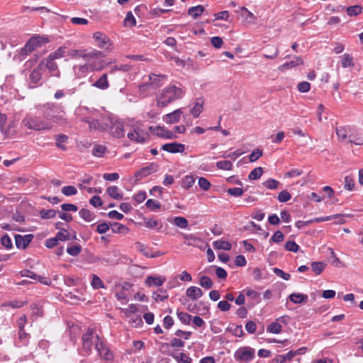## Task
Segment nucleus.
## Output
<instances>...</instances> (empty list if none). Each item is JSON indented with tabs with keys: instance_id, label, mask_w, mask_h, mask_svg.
I'll return each instance as SVG.
<instances>
[{
	"instance_id": "f257e3e1",
	"label": "nucleus",
	"mask_w": 363,
	"mask_h": 363,
	"mask_svg": "<svg viewBox=\"0 0 363 363\" xmlns=\"http://www.w3.org/2000/svg\"><path fill=\"white\" fill-rule=\"evenodd\" d=\"M184 94L185 90L181 86L169 84L157 95V105L159 107H164L173 101L182 99Z\"/></svg>"
},
{
	"instance_id": "f03ea898",
	"label": "nucleus",
	"mask_w": 363,
	"mask_h": 363,
	"mask_svg": "<svg viewBox=\"0 0 363 363\" xmlns=\"http://www.w3.org/2000/svg\"><path fill=\"white\" fill-rule=\"evenodd\" d=\"M40 110L46 121L60 124L67 123L64 115L60 114L65 113L64 108L61 105L54 103H47L40 106Z\"/></svg>"
},
{
	"instance_id": "7ed1b4c3",
	"label": "nucleus",
	"mask_w": 363,
	"mask_h": 363,
	"mask_svg": "<svg viewBox=\"0 0 363 363\" xmlns=\"http://www.w3.org/2000/svg\"><path fill=\"white\" fill-rule=\"evenodd\" d=\"M22 125L29 130L35 131L49 130L53 127L52 122L32 114H27L22 121Z\"/></svg>"
},
{
	"instance_id": "20e7f679",
	"label": "nucleus",
	"mask_w": 363,
	"mask_h": 363,
	"mask_svg": "<svg viewBox=\"0 0 363 363\" xmlns=\"http://www.w3.org/2000/svg\"><path fill=\"white\" fill-rule=\"evenodd\" d=\"M45 42L43 37L38 35L33 36L26 42V45L20 50L18 55L15 56V57H18L20 61L23 60L28 55L41 47Z\"/></svg>"
},
{
	"instance_id": "39448f33",
	"label": "nucleus",
	"mask_w": 363,
	"mask_h": 363,
	"mask_svg": "<svg viewBox=\"0 0 363 363\" xmlns=\"http://www.w3.org/2000/svg\"><path fill=\"white\" fill-rule=\"evenodd\" d=\"M110 122H111V116L102 115L97 111L96 116L91 118L88 124L90 130L102 131L108 129Z\"/></svg>"
},
{
	"instance_id": "423d86ee",
	"label": "nucleus",
	"mask_w": 363,
	"mask_h": 363,
	"mask_svg": "<svg viewBox=\"0 0 363 363\" xmlns=\"http://www.w3.org/2000/svg\"><path fill=\"white\" fill-rule=\"evenodd\" d=\"M101 340L93 330L88 329L87 332L82 336V350L84 355L90 354L92 346L94 345L96 347V342H99Z\"/></svg>"
},
{
	"instance_id": "0eeeda50",
	"label": "nucleus",
	"mask_w": 363,
	"mask_h": 363,
	"mask_svg": "<svg viewBox=\"0 0 363 363\" xmlns=\"http://www.w3.org/2000/svg\"><path fill=\"white\" fill-rule=\"evenodd\" d=\"M255 357V350L244 346L239 347L234 354V359L240 363H250Z\"/></svg>"
},
{
	"instance_id": "6e6552de",
	"label": "nucleus",
	"mask_w": 363,
	"mask_h": 363,
	"mask_svg": "<svg viewBox=\"0 0 363 363\" xmlns=\"http://www.w3.org/2000/svg\"><path fill=\"white\" fill-rule=\"evenodd\" d=\"M127 136L130 140L138 143H145L149 140L148 133L139 125L134 126L133 131L129 132Z\"/></svg>"
},
{
	"instance_id": "1a4fd4ad",
	"label": "nucleus",
	"mask_w": 363,
	"mask_h": 363,
	"mask_svg": "<svg viewBox=\"0 0 363 363\" xmlns=\"http://www.w3.org/2000/svg\"><path fill=\"white\" fill-rule=\"evenodd\" d=\"M67 55L74 60H78L82 58L84 60L91 57H101L102 52L99 50H94L91 52H87L86 50H70L67 52Z\"/></svg>"
},
{
	"instance_id": "9d476101",
	"label": "nucleus",
	"mask_w": 363,
	"mask_h": 363,
	"mask_svg": "<svg viewBox=\"0 0 363 363\" xmlns=\"http://www.w3.org/2000/svg\"><path fill=\"white\" fill-rule=\"evenodd\" d=\"M93 38L99 48L105 49L109 52L112 50L113 44L106 34L96 31L94 33Z\"/></svg>"
},
{
	"instance_id": "9b49d317",
	"label": "nucleus",
	"mask_w": 363,
	"mask_h": 363,
	"mask_svg": "<svg viewBox=\"0 0 363 363\" xmlns=\"http://www.w3.org/2000/svg\"><path fill=\"white\" fill-rule=\"evenodd\" d=\"M97 110L89 108L86 106H79L75 111V115L81 121L88 123L91 117H94Z\"/></svg>"
},
{
	"instance_id": "f8f14e48",
	"label": "nucleus",
	"mask_w": 363,
	"mask_h": 363,
	"mask_svg": "<svg viewBox=\"0 0 363 363\" xmlns=\"http://www.w3.org/2000/svg\"><path fill=\"white\" fill-rule=\"evenodd\" d=\"M109 133L115 138H122L125 135L124 126L122 122L114 120L111 118V122L109 123Z\"/></svg>"
},
{
	"instance_id": "ddd939ff",
	"label": "nucleus",
	"mask_w": 363,
	"mask_h": 363,
	"mask_svg": "<svg viewBox=\"0 0 363 363\" xmlns=\"http://www.w3.org/2000/svg\"><path fill=\"white\" fill-rule=\"evenodd\" d=\"M335 131L340 142L349 144L350 137L354 132L352 128L350 126H337L335 128Z\"/></svg>"
},
{
	"instance_id": "4468645a",
	"label": "nucleus",
	"mask_w": 363,
	"mask_h": 363,
	"mask_svg": "<svg viewBox=\"0 0 363 363\" xmlns=\"http://www.w3.org/2000/svg\"><path fill=\"white\" fill-rule=\"evenodd\" d=\"M149 130L152 134L156 135L157 136H158L160 138H165V139H174L177 138V135L174 133H173L172 131H171L169 130H167L164 127L150 126Z\"/></svg>"
},
{
	"instance_id": "2eb2a0df",
	"label": "nucleus",
	"mask_w": 363,
	"mask_h": 363,
	"mask_svg": "<svg viewBox=\"0 0 363 363\" xmlns=\"http://www.w3.org/2000/svg\"><path fill=\"white\" fill-rule=\"evenodd\" d=\"M96 350L102 359H104L107 362H111L113 359V353L105 345L102 340L96 342Z\"/></svg>"
},
{
	"instance_id": "dca6fc26",
	"label": "nucleus",
	"mask_w": 363,
	"mask_h": 363,
	"mask_svg": "<svg viewBox=\"0 0 363 363\" xmlns=\"http://www.w3.org/2000/svg\"><path fill=\"white\" fill-rule=\"evenodd\" d=\"M89 82L91 83V86L98 89L104 91L109 88L110 84L108 79L106 73L101 74L96 81H93L92 77H89Z\"/></svg>"
},
{
	"instance_id": "f3484780",
	"label": "nucleus",
	"mask_w": 363,
	"mask_h": 363,
	"mask_svg": "<svg viewBox=\"0 0 363 363\" xmlns=\"http://www.w3.org/2000/svg\"><path fill=\"white\" fill-rule=\"evenodd\" d=\"M44 62L41 61L38 66L33 69L29 75V82L34 85L40 83L42 79V74L44 69Z\"/></svg>"
},
{
	"instance_id": "a211bd4d",
	"label": "nucleus",
	"mask_w": 363,
	"mask_h": 363,
	"mask_svg": "<svg viewBox=\"0 0 363 363\" xmlns=\"http://www.w3.org/2000/svg\"><path fill=\"white\" fill-rule=\"evenodd\" d=\"M94 69H98L91 65H86V63L83 65H76L73 67V70L76 77L80 79L85 77L89 72H94Z\"/></svg>"
},
{
	"instance_id": "6ab92c4d",
	"label": "nucleus",
	"mask_w": 363,
	"mask_h": 363,
	"mask_svg": "<svg viewBox=\"0 0 363 363\" xmlns=\"http://www.w3.org/2000/svg\"><path fill=\"white\" fill-rule=\"evenodd\" d=\"M158 165L155 163H150V164L147 165L146 167H144L141 168L140 170H138L135 174V177L137 180H140L150 174H151L153 172H155L157 171Z\"/></svg>"
},
{
	"instance_id": "aec40b11",
	"label": "nucleus",
	"mask_w": 363,
	"mask_h": 363,
	"mask_svg": "<svg viewBox=\"0 0 363 363\" xmlns=\"http://www.w3.org/2000/svg\"><path fill=\"white\" fill-rule=\"evenodd\" d=\"M135 245L136 250L140 252L146 257L155 258L163 255V253L160 251H157L155 252H152L151 250L148 247V246L145 245V244L140 242H136L135 243Z\"/></svg>"
},
{
	"instance_id": "412c9836",
	"label": "nucleus",
	"mask_w": 363,
	"mask_h": 363,
	"mask_svg": "<svg viewBox=\"0 0 363 363\" xmlns=\"http://www.w3.org/2000/svg\"><path fill=\"white\" fill-rule=\"evenodd\" d=\"M161 149L169 153H182L185 150V145L179 143H170L164 144Z\"/></svg>"
},
{
	"instance_id": "4be33fe9",
	"label": "nucleus",
	"mask_w": 363,
	"mask_h": 363,
	"mask_svg": "<svg viewBox=\"0 0 363 363\" xmlns=\"http://www.w3.org/2000/svg\"><path fill=\"white\" fill-rule=\"evenodd\" d=\"M33 238V235L28 234L26 235H16L15 241L18 248L26 249Z\"/></svg>"
},
{
	"instance_id": "5701e85b",
	"label": "nucleus",
	"mask_w": 363,
	"mask_h": 363,
	"mask_svg": "<svg viewBox=\"0 0 363 363\" xmlns=\"http://www.w3.org/2000/svg\"><path fill=\"white\" fill-rule=\"evenodd\" d=\"M183 115L182 108H178L173 112L163 116V121L168 124L178 123Z\"/></svg>"
},
{
	"instance_id": "b1692460",
	"label": "nucleus",
	"mask_w": 363,
	"mask_h": 363,
	"mask_svg": "<svg viewBox=\"0 0 363 363\" xmlns=\"http://www.w3.org/2000/svg\"><path fill=\"white\" fill-rule=\"evenodd\" d=\"M165 74H156L154 73L149 74L150 84L153 88H157L163 84L164 81L167 79Z\"/></svg>"
},
{
	"instance_id": "393cba45",
	"label": "nucleus",
	"mask_w": 363,
	"mask_h": 363,
	"mask_svg": "<svg viewBox=\"0 0 363 363\" xmlns=\"http://www.w3.org/2000/svg\"><path fill=\"white\" fill-rule=\"evenodd\" d=\"M204 99L203 97L197 98L195 100L193 107L190 109V113L194 118H198L203 110Z\"/></svg>"
},
{
	"instance_id": "a878e982",
	"label": "nucleus",
	"mask_w": 363,
	"mask_h": 363,
	"mask_svg": "<svg viewBox=\"0 0 363 363\" xmlns=\"http://www.w3.org/2000/svg\"><path fill=\"white\" fill-rule=\"evenodd\" d=\"M183 238L185 240L186 245L201 248V246L199 245L200 243H203L201 238L196 236L194 234H184Z\"/></svg>"
},
{
	"instance_id": "bb28decb",
	"label": "nucleus",
	"mask_w": 363,
	"mask_h": 363,
	"mask_svg": "<svg viewBox=\"0 0 363 363\" xmlns=\"http://www.w3.org/2000/svg\"><path fill=\"white\" fill-rule=\"evenodd\" d=\"M303 64V60L302 57H298V56H295L294 57L293 60H291L289 62H286V63L281 65V66H279V71L283 72V71L294 68L296 66H298V65H301Z\"/></svg>"
},
{
	"instance_id": "cd10ccee",
	"label": "nucleus",
	"mask_w": 363,
	"mask_h": 363,
	"mask_svg": "<svg viewBox=\"0 0 363 363\" xmlns=\"http://www.w3.org/2000/svg\"><path fill=\"white\" fill-rule=\"evenodd\" d=\"M240 15L247 24H254L257 22V17L245 6L240 7Z\"/></svg>"
},
{
	"instance_id": "c85d7f7f",
	"label": "nucleus",
	"mask_w": 363,
	"mask_h": 363,
	"mask_svg": "<svg viewBox=\"0 0 363 363\" xmlns=\"http://www.w3.org/2000/svg\"><path fill=\"white\" fill-rule=\"evenodd\" d=\"M166 281L164 277H153L149 276L145 279V284L149 286H160Z\"/></svg>"
},
{
	"instance_id": "c756f323",
	"label": "nucleus",
	"mask_w": 363,
	"mask_h": 363,
	"mask_svg": "<svg viewBox=\"0 0 363 363\" xmlns=\"http://www.w3.org/2000/svg\"><path fill=\"white\" fill-rule=\"evenodd\" d=\"M202 290L197 286H190L186 289V295L193 301L197 300L203 296Z\"/></svg>"
},
{
	"instance_id": "7c9ffc66",
	"label": "nucleus",
	"mask_w": 363,
	"mask_h": 363,
	"mask_svg": "<svg viewBox=\"0 0 363 363\" xmlns=\"http://www.w3.org/2000/svg\"><path fill=\"white\" fill-rule=\"evenodd\" d=\"M308 296L301 293H293L289 295V299L296 304H301L307 302Z\"/></svg>"
},
{
	"instance_id": "2f4dec72",
	"label": "nucleus",
	"mask_w": 363,
	"mask_h": 363,
	"mask_svg": "<svg viewBox=\"0 0 363 363\" xmlns=\"http://www.w3.org/2000/svg\"><path fill=\"white\" fill-rule=\"evenodd\" d=\"M99 57H91L86 58L84 60L86 61L85 63L86 64V65H91V67H94L98 69H94V71H101V70L104 69V65H103V61L102 60L96 61L94 60L95 58H99Z\"/></svg>"
},
{
	"instance_id": "473e14b6",
	"label": "nucleus",
	"mask_w": 363,
	"mask_h": 363,
	"mask_svg": "<svg viewBox=\"0 0 363 363\" xmlns=\"http://www.w3.org/2000/svg\"><path fill=\"white\" fill-rule=\"evenodd\" d=\"M107 194L113 199L121 200L123 199V194L116 186H112L107 189Z\"/></svg>"
},
{
	"instance_id": "72a5a7b5",
	"label": "nucleus",
	"mask_w": 363,
	"mask_h": 363,
	"mask_svg": "<svg viewBox=\"0 0 363 363\" xmlns=\"http://www.w3.org/2000/svg\"><path fill=\"white\" fill-rule=\"evenodd\" d=\"M213 246L215 249L230 250L231 249V244L226 240H218L213 242Z\"/></svg>"
},
{
	"instance_id": "f704fd0d",
	"label": "nucleus",
	"mask_w": 363,
	"mask_h": 363,
	"mask_svg": "<svg viewBox=\"0 0 363 363\" xmlns=\"http://www.w3.org/2000/svg\"><path fill=\"white\" fill-rule=\"evenodd\" d=\"M56 146L62 150H66L67 147L65 143L68 140V136L64 134H59L56 135Z\"/></svg>"
},
{
	"instance_id": "c9c22d12",
	"label": "nucleus",
	"mask_w": 363,
	"mask_h": 363,
	"mask_svg": "<svg viewBox=\"0 0 363 363\" xmlns=\"http://www.w3.org/2000/svg\"><path fill=\"white\" fill-rule=\"evenodd\" d=\"M91 286L94 289H104L105 286L101 278L96 274H91Z\"/></svg>"
},
{
	"instance_id": "e433bc0d",
	"label": "nucleus",
	"mask_w": 363,
	"mask_h": 363,
	"mask_svg": "<svg viewBox=\"0 0 363 363\" xmlns=\"http://www.w3.org/2000/svg\"><path fill=\"white\" fill-rule=\"evenodd\" d=\"M110 226L111 227L112 231L115 233L125 234L128 232V228L123 224L119 223H111Z\"/></svg>"
},
{
	"instance_id": "4c0bfd02",
	"label": "nucleus",
	"mask_w": 363,
	"mask_h": 363,
	"mask_svg": "<svg viewBox=\"0 0 363 363\" xmlns=\"http://www.w3.org/2000/svg\"><path fill=\"white\" fill-rule=\"evenodd\" d=\"M204 10L205 9L203 6L199 5L189 8L188 10V13L194 18H196L203 13Z\"/></svg>"
},
{
	"instance_id": "58836bf2",
	"label": "nucleus",
	"mask_w": 363,
	"mask_h": 363,
	"mask_svg": "<svg viewBox=\"0 0 363 363\" xmlns=\"http://www.w3.org/2000/svg\"><path fill=\"white\" fill-rule=\"evenodd\" d=\"M195 177L193 175H186L182 180V186L185 189H189L193 186L195 183Z\"/></svg>"
},
{
	"instance_id": "ea45409f",
	"label": "nucleus",
	"mask_w": 363,
	"mask_h": 363,
	"mask_svg": "<svg viewBox=\"0 0 363 363\" xmlns=\"http://www.w3.org/2000/svg\"><path fill=\"white\" fill-rule=\"evenodd\" d=\"M341 65L343 68L352 67L354 66L352 57L349 54H344L341 57Z\"/></svg>"
},
{
	"instance_id": "a19ab883",
	"label": "nucleus",
	"mask_w": 363,
	"mask_h": 363,
	"mask_svg": "<svg viewBox=\"0 0 363 363\" xmlns=\"http://www.w3.org/2000/svg\"><path fill=\"white\" fill-rule=\"evenodd\" d=\"M168 298V294L164 289H158L152 294V298L156 301H163Z\"/></svg>"
},
{
	"instance_id": "79ce46f5",
	"label": "nucleus",
	"mask_w": 363,
	"mask_h": 363,
	"mask_svg": "<svg viewBox=\"0 0 363 363\" xmlns=\"http://www.w3.org/2000/svg\"><path fill=\"white\" fill-rule=\"evenodd\" d=\"M55 60H50V57H48L45 66L48 69L53 72L55 76H60V71L58 70L57 65L54 62Z\"/></svg>"
},
{
	"instance_id": "37998d69",
	"label": "nucleus",
	"mask_w": 363,
	"mask_h": 363,
	"mask_svg": "<svg viewBox=\"0 0 363 363\" xmlns=\"http://www.w3.org/2000/svg\"><path fill=\"white\" fill-rule=\"evenodd\" d=\"M79 215L82 219H84L86 222H91L95 218V215L89 210L86 208L81 209L79 212Z\"/></svg>"
},
{
	"instance_id": "c03bdc74",
	"label": "nucleus",
	"mask_w": 363,
	"mask_h": 363,
	"mask_svg": "<svg viewBox=\"0 0 363 363\" xmlns=\"http://www.w3.org/2000/svg\"><path fill=\"white\" fill-rule=\"evenodd\" d=\"M145 226L150 229L156 228L157 230H160L162 227V225L157 220L148 218L145 220Z\"/></svg>"
},
{
	"instance_id": "a18cd8bd",
	"label": "nucleus",
	"mask_w": 363,
	"mask_h": 363,
	"mask_svg": "<svg viewBox=\"0 0 363 363\" xmlns=\"http://www.w3.org/2000/svg\"><path fill=\"white\" fill-rule=\"evenodd\" d=\"M131 67L129 65H113L111 67L109 73L114 74L116 72H128L130 70Z\"/></svg>"
},
{
	"instance_id": "49530a36",
	"label": "nucleus",
	"mask_w": 363,
	"mask_h": 363,
	"mask_svg": "<svg viewBox=\"0 0 363 363\" xmlns=\"http://www.w3.org/2000/svg\"><path fill=\"white\" fill-rule=\"evenodd\" d=\"M325 267L326 264L323 262H313L311 264L312 270L316 275L321 274Z\"/></svg>"
},
{
	"instance_id": "de8ad7c7",
	"label": "nucleus",
	"mask_w": 363,
	"mask_h": 363,
	"mask_svg": "<svg viewBox=\"0 0 363 363\" xmlns=\"http://www.w3.org/2000/svg\"><path fill=\"white\" fill-rule=\"evenodd\" d=\"M39 213L41 218L50 219L56 216L57 211L54 209H42Z\"/></svg>"
},
{
	"instance_id": "09e8293b",
	"label": "nucleus",
	"mask_w": 363,
	"mask_h": 363,
	"mask_svg": "<svg viewBox=\"0 0 363 363\" xmlns=\"http://www.w3.org/2000/svg\"><path fill=\"white\" fill-rule=\"evenodd\" d=\"M65 50L66 48L64 46L60 47L57 50H56L54 52H52L48 56L50 57V60H56L63 57L65 55Z\"/></svg>"
},
{
	"instance_id": "8fccbe9b",
	"label": "nucleus",
	"mask_w": 363,
	"mask_h": 363,
	"mask_svg": "<svg viewBox=\"0 0 363 363\" xmlns=\"http://www.w3.org/2000/svg\"><path fill=\"white\" fill-rule=\"evenodd\" d=\"M263 174V168L258 167L252 169L248 175V178L250 180H256L260 178Z\"/></svg>"
},
{
	"instance_id": "3c124183",
	"label": "nucleus",
	"mask_w": 363,
	"mask_h": 363,
	"mask_svg": "<svg viewBox=\"0 0 363 363\" xmlns=\"http://www.w3.org/2000/svg\"><path fill=\"white\" fill-rule=\"evenodd\" d=\"M136 25V19L131 11H128L124 19V26L128 27H133Z\"/></svg>"
},
{
	"instance_id": "603ef678",
	"label": "nucleus",
	"mask_w": 363,
	"mask_h": 363,
	"mask_svg": "<svg viewBox=\"0 0 363 363\" xmlns=\"http://www.w3.org/2000/svg\"><path fill=\"white\" fill-rule=\"evenodd\" d=\"M362 8L359 5L351 6L347 8L346 12L348 16H357L362 13Z\"/></svg>"
},
{
	"instance_id": "864d4df0",
	"label": "nucleus",
	"mask_w": 363,
	"mask_h": 363,
	"mask_svg": "<svg viewBox=\"0 0 363 363\" xmlns=\"http://www.w3.org/2000/svg\"><path fill=\"white\" fill-rule=\"evenodd\" d=\"M216 167L222 170H231L233 169V163L228 160H221L216 162Z\"/></svg>"
},
{
	"instance_id": "5fc2aeb1",
	"label": "nucleus",
	"mask_w": 363,
	"mask_h": 363,
	"mask_svg": "<svg viewBox=\"0 0 363 363\" xmlns=\"http://www.w3.org/2000/svg\"><path fill=\"white\" fill-rule=\"evenodd\" d=\"M174 224L182 229H185L188 227L187 220L181 216H177L174 218Z\"/></svg>"
},
{
	"instance_id": "6e6d98bb",
	"label": "nucleus",
	"mask_w": 363,
	"mask_h": 363,
	"mask_svg": "<svg viewBox=\"0 0 363 363\" xmlns=\"http://www.w3.org/2000/svg\"><path fill=\"white\" fill-rule=\"evenodd\" d=\"M199 284L206 289H209L213 286V281L207 276H202L199 280Z\"/></svg>"
},
{
	"instance_id": "4d7b16f0",
	"label": "nucleus",
	"mask_w": 363,
	"mask_h": 363,
	"mask_svg": "<svg viewBox=\"0 0 363 363\" xmlns=\"http://www.w3.org/2000/svg\"><path fill=\"white\" fill-rule=\"evenodd\" d=\"M106 150V148L105 146L96 145L92 149V154L96 157H101L104 155Z\"/></svg>"
},
{
	"instance_id": "13d9d810",
	"label": "nucleus",
	"mask_w": 363,
	"mask_h": 363,
	"mask_svg": "<svg viewBox=\"0 0 363 363\" xmlns=\"http://www.w3.org/2000/svg\"><path fill=\"white\" fill-rule=\"evenodd\" d=\"M281 328L282 327L279 323L277 322H273L269 325L267 330L268 332L271 333L279 334V333H281Z\"/></svg>"
},
{
	"instance_id": "bf43d9fd",
	"label": "nucleus",
	"mask_w": 363,
	"mask_h": 363,
	"mask_svg": "<svg viewBox=\"0 0 363 363\" xmlns=\"http://www.w3.org/2000/svg\"><path fill=\"white\" fill-rule=\"evenodd\" d=\"M177 317L185 325H189L191 320V315L184 312H177Z\"/></svg>"
},
{
	"instance_id": "052dcab7",
	"label": "nucleus",
	"mask_w": 363,
	"mask_h": 363,
	"mask_svg": "<svg viewBox=\"0 0 363 363\" xmlns=\"http://www.w3.org/2000/svg\"><path fill=\"white\" fill-rule=\"evenodd\" d=\"M82 251V247L79 245H74L67 248V252L71 256H77Z\"/></svg>"
},
{
	"instance_id": "680f3d73",
	"label": "nucleus",
	"mask_w": 363,
	"mask_h": 363,
	"mask_svg": "<svg viewBox=\"0 0 363 363\" xmlns=\"http://www.w3.org/2000/svg\"><path fill=\"white\" fill-rule=\"evenodd\" d=\"M56 238L58 241H66L71 239L70 234L66 230H61L56 234Z\"/></svg>"
},
{
	"instance_id": "e2e57ef3",
	"label": "nucleus",
	"mask_w": 363,
	"mask_h": 363,
	"mask_svg": "<svg viewBox=\"0 0 363 363\" xmlns=\"http://www.w3.org/2000/svg\"><path fill=\"white\" fill-rule=\"evenodd\" d=\"M294 357L292 350L289 351L285 354H281L277 356L276 361L277 363H284L287 361L291 360Z\"/></svg>"
},
{
	"instance_id": "0e129e2a",
	"label": "nucleus",
	"mask_w": 363,
	"mask_h": 363,
	"mask_svg": "<svg viewBox=\"0 0 363 363\" xmlns=\"http://www.w3.org/2000/svg\"><path fill=\"white\" fill-rule=\"evenodd\" d=\"M227 330L231 332L233 335L236 337H242L243 335V330L241 325H233V327H228Z\"/></svg>"
},
{
	"instance_id": "69168bd1",
	"label": "nucleus",
	"mask_w": 363,
	"mask_h": 363,
	"mask_svg": "<svg viewBox=\"0 0 363 363\" xmlns=\"http://www.w3.org/2000/svg\"><path fill=\"white\" fill-rule=\"evenodd\" d=\"M62 193L65 196H73L77 194V189L74 186H65L62 189Z\"/></svg>"
},
{
	"instance_id": "338daca9",
	"label": "nucleus",
	"mask_w": 363,
	"mask_h": 363,
	"mask_svg": "<svg viewBox=\"0 0 363 363\" xmlns=\"http://www.w3.org/2000/svg\"><path fill=\"white\" fill-rule=\"evenodd\" d=\"M349 143L356 145H363V137L357 135L354 131L352 135L350 137Z\"/></svg>"
},
{
	"instance_id": "774afa93",
	"label": "nucleus",
	"mask_w": 363,
	"mask_h": 363,
	"mask_svg": "<svg viewBox=\"0 0 363 363\" xmlns=\"http://www.w3.org/2000/svg\"><path fill=\"white\" fill-rule=\"evenodd\" d=\"M174 358L177 359V361L179 363H191V358L189 357L187 354L185 353H180L179 355L174 356Z\"/></svg>"
}]
</instances>
